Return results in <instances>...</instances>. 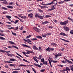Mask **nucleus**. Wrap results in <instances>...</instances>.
Masks as SVG:
<instances>
[{
  "mask_svg": "<svg viewBox=\"0 0 73 73\" xmlns=\"http://www.w3.org/2000/svg\"><path fill=\"white\" fill-rule=\"evenodd\" d=\"M68 23H69V20L65 21L63 22H60L59 23L60 25L66 26L68 24Z\"/></svg>",
  "mask_w": 73,
  "mask_h": 73,
  "instance_id": "f257e3e1",
  "label": "nucleus"
},
{
  "mask_svg": "<svg viewBox=\"0 0 73 73\" xmlns=\"http://www.w3.org/2000/svg\"><path fill=\"white\" fill-rule=\"evenodd\" d=\"M65 60L66 61H65V60H62L61 62L62 63H66V62H68L69 64H73V62H72L67 59H66ZM66 61L67 62H66Z\"/></svg>",
  "mask_w": 73,
  "mask_h": 73,
  "instance_id": "f03ea898",
  "label": "nucleus"
},
{
  "mask_svg": "<svg viewBox=\"0 0 73 73\" xmlns=\"http://www.w3.org/2000/svg\"><path fill=\"white\" fill-rule=\"evenodd\" d=\"M33 28L34 30H35L36 32H37L38 33H40L41 31L40 29L37 28V27H33Z\"/></svg>",
  "mask_w": 73,
  "mask_h": 73,
  "instance_id": "7ed1b4c3",
  "label": "nucleus"
},
{
  "mask_svg": "<svg viewBox=\"0 0 73 73\" xmlns=\"http://www.w3.org/2000/svg\"><path fill=\"white\" fill-rule=\"evenodd\" d=\"M63 28L64 31H66V32H68L69 30V27L66 26L63 27Z\"/></svg>",
  "mask_w": 73,
  "mask_h": 73,
  "instance_id": "20e7f679",
  "label": "nucleus"
},
{
  "mask_svg": "<svg viewBox=\"0 0 73 73\" xmlns=\"http://www.w3.org/2000/svg\"><path fill=\"white\" fill-rule=\"evenodd\" d=\"M54 55L55 57H54L55 58L57 59L58 57V56H61V54L60 53H58L57 54L55 55L54 54Z\"/></svg>",
  "mask_w": 73,
  "mask_h": 73,
  "instance_id": "39448f33",
  "label": "nucleus"
},
{
  "mask_svg": "<svg viewBox=\"0 0 73 73\" xmlns=\"http://www.w3.org/2000/svg\"><path fill=\"white\" fill-rule=\"evenodd\" d=\"M0 52H1L2 53H5V52H6V53H8L10 52H11V51H6L5 50H2L0 49Z\"/></svg>",
  "mask_w": 73,
  "mask_h": 73,
  "instance_id": "423d86ee",
  "label": "nucleus"
},
{
  "mask_svg": "<svg viewBox=\"0 0 73 73\" xmlns=\"http://www.w3.org/2000/svg\"><path fill=\"white\" fill-rule=\"evenodd\" d=\"M53 3L52 4H55V3H54V1H56V3L54 4V5H53L54 7H55V6H56L57 5V0H53L52 1H53Z\"/></svg>",
  "mask_w": 73,
  "mask_h": 73,
  "instance_id": "0eeeda50",
  "label": "nucleus"
},
{
  "mask_svg": "<svg viewBox=\"0 0 73 73\" xmlns=\"http://www.w3.org/2000/svg\"><path fill=\"white\" fill-rule=\"evenodd\" d=\"M26 51L27 52H26V54H30V53H34V52L33 51H29L28 50H26Z\"/></svg>",
  "mask_w": 73,
  "mask_h": 73,
  "instance_id": "6e6552de",
  "label": "nucleus"
},
{
  "mask_svg": "<svg viewBox=\"0 0 73 73\" xmlns=\"http://www.w3.org/2000/svg\"><path fill=\"white\" fill-rule=\"evenodd\" d=\"M28 17L30 18H33V13H31L28 15Z\"/></svg>",
  "mask_w": 73,
  "mask_h": 73,
  "instance_id": "1a4fd4ad",
  "label": "nucleus"
},
{
  "mask_svg": "<svg viewBox=\"0 0 73 73\" xmlns=\"http://www.w3.org/2000/svg\"><path fill=\"white\" fill-rule=\"evenodd\" d=\"M53 2H54V1H52L50 3L44 4V5H52V4L53 3Z\"/></svg>",
  "mask_w": 73,
  "mask_h": 73,
  "instance_id": "9d476101",
  "label": "nucleus"
},
{
  "mask_svg": "<svg viewBox=\"0 0 73 73\" xmlns=\"http://www.w3.org/2000/svg\"><path fill=\"white\" fill-rule=\"evenodd\" d=\"M23 40H24V41H25L26 42H32L31 41V40H30V39H28L27 40L25 39H24Z\"/></svg>",
  "mask_w": 73,
  "mask_h": 73,
  "instance_id": "9b49d317",
  "label": "nucleus"
},
{
  "mask_svg": "<svg viewBox=\"0 0 73 73\" xmlns=\"http://www.w3.org/2000/svg\"><path fill=\"white\" fill-rule=\"evenodd\" d=\"M60 35H62V36H67V35L64 33H60Z\"/></svg>",
  "mask_w": 73,
  "mask_h": 73,
  "instance_id": "f8f14e48",
  "label": "nucleus"
},
{
  "mask_svg": "<svg viewBox=\"0 0 73 73\" xmlns=\"http://www.w3.org/2000/svg\"><path fill=\"white\" fill-rule=\"evenodd\" d=\"M49 22H48V21H45L44 22H42V23L41 24L42 25L44 24H47V23H49Z\"/></svg>",
  "mask_w": 73,
  "mask_h": 73,
  "instance_id": "ddd939ff",
  "label": "nucleus"
},
{
  "mask_svg": "<svg viewBox=\"0 0 73 73\" xmlns=\"http://www.w3.org/2000/svg\"><path fill=\"white\" fill-rule=\"evenodd\" d=\"M34 65H35V66H38V67H39V68H40V67L41 68V66L38 64L35 63H34Z\"/></svg>",
  "mask_w": 73,
  "mask_h": 73,
  "instance_id": "4468645a",
  "label": "nucleus"
},
{
  "mask_svg": "<svg viewBox=\"0 0 73 73\" xmlns=\"http://www.w3.org/2000/svg\"><path fill=\"white\" fill-rule=\"evenodd\" d=\"M22 46H26V47H28V48H29L31 49V47L30 46H29L26 44H22Z\"/></svg>",
  "mask_w": 73,
  "mask_h": 73,
  "instance_id": "2eb2a0df",
  "label": "nucleus"
},
{
  "mask_svg": "<svg viewBox=\"0 0 73 73\" xmlns=\"http://www.w3.org/2000/svg\"><path fill=\"white\" fill-rule=\"evenodd\" d=\"M33 49L35 50H38V48L36 47V46L34 45L33 46Z\"/></svg>",
  "mask_w": 73,
  "mask_h": 73,
  "instance_id": "dca6fc26",
  "label": "nucleus"
},
{
  "mask_svg": "<svg viewBox=\"0 0 73 73\" xmlns=\"http://www.w3.org/2000/svg\"><path fill=\"white\" fill-rule=\"evenodd\" d=\"M40 16V15H38L37 13H36L35 15V17L36 18H37V17H38L39 18V17Z\"/></svg>",
  "mask_w": 73,
  "mask_h": 73,
  "instance_id": "f3484780",
  "label": "nucleus"
},
{
  "mask_svg": "<svg viewBox=\"0 0 73 73\" xmlns=\"http://www.w3.org/2000/svg\"><path fill=\"white\" fill-rule=\"evenodd\" d=\"M38 18L39 19H44V15L41 16L40 15Z\"/></svg>",
  "mask_w": 73,
  "mask_h": 73,
  "instance_id": "a211bd4d",
  "label": "nucleus"
},
{
  "mask_svg": "<svg viewBox=\"0 0 73 73\" xmlns=\"http://www.w3.org/2000/svg\"><path fill=\"white\" fill-rule=\"evenodd\" d=\"M36 38H39V39H42V36H36Z\"/></svg>",
  "mask_w": 73,
  "mask_h": 73,
  "instance_id": "6ab92c4d",
  "label": "nucleus"
},
{
  "mask_svg": "<svg viewBox=\"0 0 73 73\" xmlns=\"http://www.w3.org/2000/svg\"><path fill=\"white\" fill-rule=\"evenodd\" d=\"M9 60L12 61H16V59L14 58H11Z\"/></svg>",
  "mask_w": 73,
  "mask_h": 73,
  "instance_id": "aec40b11",
  "label": "nucleus"
},
{
  "mask_svg": "<svg viewBox=\"0 0 73 73\" xmlns=\"http://www.w3.org/2000/svg\"><path fill=\"white\" fill-rule=\"evenodd\" d=\"M9 44H11V45H13L14 44V42L13 41H9Z\"/></svg>",
  "mask_w": 73,
  "mask_h": 73,
  "instance_id": "412c9836",
  "label": "nucleus"
},
{
  "mask_svg": "<svg viewBox=\"0 0 73 73\" xmlns=\"http://www.w3.org/2000/svg\"><path fill=\"white\" fill-rule=\"evenodd\" d=\"M51 45L52 46H57V44L54 43V42H52L51 43Z\"/></svg>",
  "mask_w": 73,
  "mask_h": 73,
  "instance_id": "4be33fe9",
  "label": "nucleus"
},
{
  "mask_svg": "<svg viewBox=\"0 0 73 73\" xmlns=\"http://www.w3.org/2000/svg\"><path fill=\"white\" fill-rule=\"evenodd\" d=\"M60 39H61V40H63V41H64L65 42H69V40H66L65 39H62V38H60Z\"/></svg>",
  "mask_w": 73,
  "mask_h": 73,
  "instance_id": "5701e85b",
  "label": "nucleus"
},
{
  "mask_svg": "<svg viewBox=\"0 0 73 73\" xmlns=\"http://www.w3.org/2000/svg\"><path fill=\"white\" fill-rule=\"evenodd\" d=\"M7 8H11V9H13V6H7Z\"/></svg>",
  "mask_w": 73,
  "mask_h": 73,
  "instance_id": "b1692460",
  "label": "nucleus"
},
{
  "mask_svg": "<svg viewBox=\"0 0 73 73\" xmlns=\"http://www.w3.org/2000/svg\"><path fill=\"white\" fill-rule=\"evenodd\" d=\"M42 36L44 38L46 37V35L45 34H42Z\"/></svg>",
  "mask_w": 73,
  "mask_h": 73,
  "instance_id": "393cba45",
  "label": "nucleus"
},
{
  "mask_svg": "<svg viewBox=\"0 0 73 73\" xmlns=\"http://www.w3.org/2000/svg\"><path fill=\"white\" fill-rule=\"evenodd\" d=\"M68 19L69 20H70V21H71L72 22H73V19L70 18V17H68Z\"/></svg>",
  "mask_w": 73,
  "mask_h": 73,
  "instance_id": "a878e982",
  "label": "nucleus"
},
{
  "mask_svg": "<svg viewBox=\"0 0 73 73\" xmlns=\"http://www.w3.org/2000/svg\"><path fill=\"white\" fill-rule=\"evenodd\" d=\"M46 50L48 51V52H50V48L48 47L47 49H46Z\"/></svg>",
  "mask_w": 73,
  "mask_h": 73,
  "instance_id": "bb28decb",
  "label": "nucleus"
},
{
  "mask_svg": "<svg viewBox=\"0 0 73 73\" xmlns=\"http://www.w3.org/2000/svg\"><path fill=\"white\" fill-rule=\"evenodd\" d=\"M43 64H44V65H48V63H47V61H44L43 63Z\"/></svg>",
  "mask_w": 73,
  "mask_h": 73,
  "instance_id": "cd10ccee",
  "label": "nucleus"
},
{
  "mask_svg": "<svg viewBox=\"0 0 73 73\" xmlns=\"http://www.w3.org/2000/svg\"><path fill=\"white\" fill-rule=\"evenodd\" d=\"M33 59H34V60L35 61H36V62H38V60L35 57H33Z\"/></svg>",
  "mask_w": 73,
  "mask_h": 73,
  "instance_id": "c85d7f7f",
  "label": "nucleus"
},
{
  "mask_svg": "<svg viewBox=\"0 0 73 73\" xmlns=\"http://www.w3.org/2000/svg\"><path fill=\"white\" fill-rule=\"evenodd\" d=\"M51 8L52 10H54V9H55V7H54V6L53 5L52 6Z\"/></svg>",
  "mask_w": 73,
  "mask_h": 73,
  "instance_id": "c756f323",
  "label": "nucleus"
},
{
  "mask_svg": "<svg viewBox=\"0 0 73 73\" xmlns=\"http://www.w3.org/2000/svg\"><path fill=\"white\" fill-rule=\"evenodd\" d=\"M6 17H7V18L8 19H11V16L6 15Z\"/></svg>",
  "mask_w": 73,
  "mask_h": 73,
  "instance_id": "7c9ffc66",
  "label": "nucleus"
},
{
  "mask_svg": "<svg viewBox=\"0 0 73 73\" xmlns=\"http://www.w3.org/2000/svg\"><path fill=\"white\" fill-rule=\"evenodd\" d=\"M48 60L50 65V66H51V68H52V64H51V61H50V60H49V59H48Z\"/></svg>",
  "mask_w": 73,
  "mask_h": 73,
  "instance_id": "2f4dec72",
  "label": "nucleus"
},
{
  "mask_svg": "<svg viewBox=\"0 0 73 73\" xmlns=\"http://www.w3.org/2000/svg\"><path fill=\"white\" fill-rule=\"evenodd\" d=\"M23 60L24 61H25V62H28L29 64H30V63L29 62V61L24 59H23Z\"/></svg>",
  "mask_w": 73,
  "mask_h": 73,
  "instance_id": "473e14b6",
  "label": "nucleus"
},
{
  "mask_svg": "<svg viewBox=\"0 0 73 73\" xmlns=\"http://www.w3.org/2000/svg\"><path fill=\"white\" fill-rule=\"evenodd\" d=\"M39 12L40 13H43V11L42 10H41V9H38Z\"/></svg>",
  "mask_w": 73,
  "mask_h": 73,
  "instance_id": "72a5a7b5",
  "label": "nucleus"
},
{
  "mask_svg": "<svg viewBox=\"0 0 73 73\" xmlns=\"http://www.w3.org/2000/svg\"><path fill=\"white\" fill-rule=\"evenodd\" d=\"M16 54H17L18 56H19L21 57V58H24V57H23L22 56H21V55H20L19 54V53H18L17 52H16Z\"/></svg>",
  "mask_w": 73,
  "mask_h": 73,
  "instance_id": "f704fd0d",
  "label": "nucleus"
},
{
  "mask_svg": "<svg viewBox=\"0 0 73 73\" xmlns=\"http://www.w3.org/2000/svg\"><path fill=\"white\" fill-rule=\"evenodd\" d=\"M7 54L8 56H10V57H12V54H11L7 53Z\"/></svg>",
  "mask_w": 73,
  "mask_h": 73,
  "instance_id": "c9c22d12",
  "label": "nucleus"
},
{
  "mask_svg": "<svg viewBox=\"0 0 73 73\" xmlns=\"http://www.w3.org/2000/svg\"><path fill=\"white\" fill-rule=\"evenodd\" d=\"M45 17H46V18H48V17H51V16H50L49 15H46Z\"/></svg>",
  "mask_w": 73,
  "mask_h": 73,
  "instance_id": "e433bc0d",
  "label": "nucleus"
},
{
  "mask_svg": "<svg viewBox=\"0 0 73 73\" xmlns=\"http://www.w3.org/2000/svg\"><path fill=\"white\" fill-rule=\"evenodd\" d=\"M32 69H33V71H34V72L35 73H37V72H36V70H35V69H34V68H32Z\"/></svg>",
  "mask_w": 73,
  "mask_h": 73,
  "instance_id": "4c0bfd02",
  "label": "nucleus"
},
{
  "mask_svg": "<svg viewBox=\"0 0 73 73\" xmlns=\"http://www.w3.org/2000/svg\"><path fill=\"white\" fill-rule=\"evenodd\" d=\"M12 47L15 48H16V49H19V48H18V47H17L15 46H14V45H13L12 46Z\"/></svg>",
  "mask_w": 73,
  "mask_h": 73,
  "instance_id": "58836bf2",
  "label": "nucleus"
},
{
  "mask_svg": "<svg viewBox=\"0 0 73 73\" xmlns=\"http://www.w3.org/2000/svg\"><path fill=\"white\" fill-rule=\"evenodd\" d=\"M45 61V60H44V58H43L42 59H41V62H44Z\"/></svg>",
  "mask_w": 73,
  "mask_h": 73,
  "instance_id": "ea45409f",
  "label": "nucleus"
},
{
  "mask_svg": "<svg viewBox=\"0 0 73 73\" xmlns=\"http://www.w3.org/2000/svg\"><path fill=\"white\" fill-rule=\"evenodd\" d=\"M39 59H41V58H42V55H39Z\"/></svg>",
  "mask_w": 73,
  "mask_h": 73,
  "instance_id": "a19ab883",
  "label": "nucleus"
},
{
  "mask_svg": "<svg viewBox=\"0 0 73 73\" xmlns=\"http://www.w3.org/2000/svg\"><path fill=\"white\" fill-rule=\"evenodd\" d=\"M2 8L4 10H7V9L4 7H2Z\"/></svg>",
  "mask_w": 73,
  "mask_h": 73,
  "instance_id": "79ce46f5",
  "label": "nucleus"
},
{
  "mask_svg": "<svg viewBox=\"0 0 73 73\" xmlns=\"http://www.w3.org/2000/svg\"><path fill=\"white\" fill-rule=\"evenodd\" d=\"M20 69H21L20 68H15V69H13V70H20Z\"/></svg>",
  "mask_w": 73,
  "mask_h": 73,
  "instance_id": "37998d69",
  "label": "nucleus"
},
{
  "mask_svg": "<svg viewBox=\"0 0 73 73\" xmlns=\"http://www.w3.org/2000/svg\"><path fill=\"white\" fill-rule=\"evenodd\" d=\"M31 40H33V41H36V40H37V39L36 38H33L31 39Z\"/></svg>",
  "mask_w": 73,
  "mask_h": 73,
  "instance_id": "c03bdc74",
  "label": "nucleus"
},
{
  "mask_svg": "<svg viewBox=\"0 0 73 73\" xmlns=\"http://www.w3.org/2000/svg\"><path fill=\"white\" fill-rule=\"evenodd\" d=\"M21 18L22 19H27V17H26V16H25L24 17L22 16L21 17Z\"/></svg>",
  "mask_w": 73,
  "mask_h": 73,
  "instance_id": "a18cd8bd",
  "label": "nucleus"
},
{
  "mask_svg": "<svg viewBox=\"0 0 73 73\" xmlns=\"http://www.w3.org/2000/svg\"><path fill=\"white\" fill-rule=\"evenodd\" d=\"M3 3L4 4H8V3H7V1H6V0H5L4 1V2H3Z\"/></svg>",
  "mask_w": 73,
  "mask_h": 73,
  "instance_id": "49530a36",
  "label": "nucleus"
},
{
  "mask_svg": "<svg viewBox=\"0 0 73 73\" xmlns=\"http://www.w3.org/2000/svg\"><path fill=\"white\" fill-rule=\"evenodd\" d=\"M12 33L13 35H14V36H17V35L16 34V33H15L13 32L12 31Z\"/></svg>",
  "mask_w": 73,
  "mask_h": 73,
  "instance_id": "de8ad7c7",
  "label": "nucleus"
},
{
  "mask_svg": "<svg viewBox=\"0 0 73 73\" xmlns=\"http://www.w3.org/2000/svg\"><path fill=\"white\" fill-rule=\"evenodd\" d=\"M32 36L31 35H29L28 36H27V37H26L27 38H30V37H31Z\"/></svg>",
  "mask_w": 73,
  "mask_h": 73,
  "instance_id": "09e8293b",
  "label": "nucleus"
},
{
  "mask_svg": "<svg viewBox=\"0 0 73 73\" xmlns=\"http://www.w3.org/2000/svg\"><path fill=\"white\" fill-rule=\"evenodd\" d=\"M19 72L18 71H14L12 73H19Z\"/></svg>",
  "mask_w": 73,
  "mask_h": 73,
  "instance_id": "8fccbe9b",
  "label": "nucleus"
},
{
  "mask_svg": "<svg viewBox=\"0 0 73 73\" xmlns=\"http://www.w3.org/2000/svg\"><path fill=\"white\" fill-rule=\"evenodd\" d=\"M0 39H1V40H5V38L2 37L0 36Z\"/></svg>",
  "mask_w": 73,
  "mask_h": 73,
  "instance_id": "3c124183",
  "label": "nucleus"
},
{
  "mask_svg": "<svg viewBox=\"0 0 73 73\" xmlns=\"http://www.w3.org/2000/svg\"><path fill=\"white\" fill-rule=\"evenodd\" d=\"M59 4H62V3H64V1H60V2H59Z\"/></svg>",
  "mask_w": 73,
  "mask_h": 73,
  "instance_id": "603ef678",
  "label": "nucleus"
},
{
  "mask_svg": "<svg viewBox=\"0 0 73 73\" xmlns=\"http://www.w3.org/2000/svg\"><path fill=\"white\" fill-rule=\"evenodd\" d=\"M9 5H14V3L13 2H11L9 4Z\"/></svg>",
  "mask_w": 73,
  "mask_h": 73,
  "instance_id": "864d4df0",
  "label": "nucleus"
},
{
  "mask_svg": "<svg viewBox=\"0 0 73 73\" xmlns=\"http://www.w3.org/2000/svg\"><path fill=\"white\" fill-rule=\"evenodd\" d=\"M17 29H19V27L18 26H17L15 27V29H14L15 31H16V30H17Z\"/></svg>",
  "mask_w": 73,
  "mask_h": 73,
  "instance_id": "5fc2aeb1",
  "label": "nucleus"
},
{
  "mask_svg": "<svg viewBox=\"0 0 73 73\" xmlns=\"http://www.w3.org/2000/svg\"><path fill=\"white\" fill-rule=\"evenodd\" d=\"M18 23V20H16L15 21V22H14L15 24H17Z\"/></svg>",
  "mask_w": 73,
  "mask_h": 73,
  "instance_id": "6e6d98bb",
  "label": "nucleus"
},
{
  "mask_svg": "<svg viewBox=\"0 0 73 73\" xmlns=\"http://www.w3.org/2000/svg\"><path fill=\"white\" fill-rule=\"evenodd\" d=\"M45 70V69H42L40 70V72H44Z\"/></svg>",
  "mask_w": 73,
  "mask_h": 73,
  "instance_id": "4d7b16f0",
  "label": "nucleus"
},
{
  "mask_svg": "<svg viewBox=\"0 0 73 73\" xmlns=\"http://www.w3.org/2000/svg\"><path fill=\"white\" fill-rule=\"evenodd\" d=\"M64 1L66 2H68V1H70V0H64Z\"/></svg>",
  "mask_w": 73,
  "mask_h": 73,
  "instance_id": "13d9d810",
  "label": "nucleus"
},
{
  "mask_svg": "<svg viewBox=\"0 0 73 73\" xmlns=\"http://www.w3.org/2000/svg\"><path fill=\"white\" fill-rule=\"evenodd\" d=\"M70 33L72 35H73V30H71V31L70 32Z\"/></svg>",
  "mask_w": 73,
  "mask_h": 73,
  "instance_id": "bf43d9fd",
  "label": "nucleus"
},
{
  "mask_svg": "<svg viewBox=\"0 0 73 73\" xmlns=\"http://www.w3.org/2000/svg\"><path fill=\"white\" fill-rule=\"evenodd\" d=\"M19 66H27L26 65H25L24 64H20Z\"/></svg>",
  "mask_w": 73,
  "mask_h": 73,
  "instance_id": "052dcab7",
  "label": "nucleus"
},
{
  "mask_svg": "<svg viewBox=\"0 0 73 73\" xmlns=\"http://www.w3.org/2000/svg\"><path fill=\"white\" fill-rule=\"evenodd\" d=\"M53 61L54 63H56L57 62H58V61H57L53 60Z\"/></svg>",
  "mask_w": 73,
  "mask_h": 73,
  "instance_id": "680f3d73",
  "label": "nucleus"
},
{
  "mask_svg": "<svg viewBox=\"0 0 73 73\" xmlns=\"http://www.w3.org/2000/svg\"><path fill=\"white\" fill-rule=\"evenodd\" d=\"M15 29V28H14V27H11V28H8V29Z\"/></svg>",
  "mask_w": 73,
  "mask_h": 73,
  "instance_id": "e2e57ef3",
  "label": "nucleus"
},
{
  "mask_svg": "<svg viewBox=\"0 0 73 73\" xmlns=\"http://www.w3.org/2000/svg\"><path fill=\"white\" fill-rule=\"evenodd\" d=\"M50 50H51V51H53V50H54V49L53 48H50Z\"/></svg>",
  "mask_w": 73,
  "mask_h": 73,
  "instance_id": "0e129e2a",
  "label": "nucleus"
},
{
  "mask_svg": "<svg viewBox=\"0 0 73 73\" xmlns=\"http://www.w3.org/2000/svg\"><path fill=\"white\" fill-rule=\"evenodd\" d=\"M10 66H14V67H15V66L14 65H13V64H10Z\"/></svg>",
  "mask_w": 73,
  "mask_h": 73,
  "instance_id": "69168bd1",
  "label": "nucleus"
},
{
  "mask_svg": "<svg viewBox=\"0 0 73 73\" xmlns=\"http://www.w3.org/2000/svg\"><path fill=\"white\" fill-rule=\"evenodd\" d=\"M48 28H51V29H52V28H53V26H48Z\"/></svg>",
  "mask_w": 73,
  "mask_h": 73,
  "instance_id": "338daca9",
  "label": "nucleus"
},
{
  "mask_svg": "<svg viewBox=\"0 0 73 73\" xmlns=\"http://www.w3.org/2000/svg\"><path fill=\"white\" fill-rule=\"evenodd\" d=\"M48 7H47L46 6H43V9H45V8H48Z\"/></svg>",
  "mask_w": 73,
  "mask_h": 73,
  "instance_id": "774afa93",
  "label": "nucleus"
}]
</instances>
